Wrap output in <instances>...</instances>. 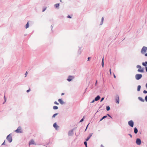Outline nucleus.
<instances>
[{
  "mask_svg": "<svg viewBox=\"0 0 147 147\" xmlns=\"http://www.w3.org/2000/svg\"><path fill=\"white\" fill-rule=\"evenodd\" d=\"M147 51V47H146L145 46L143 47L142 48L141 52V53L144 54H145V53Z\"/></svg>",
  "mask_w": 147,
  "mask_h": 147,
  "instance_id": "1",
  "label": "nucleus"
},
{
  "mask_svg": "<svg viewBox=\"0 0 147 147\" xmlns=\"http://www.w3.org/2000/svg\"><path fill=\"white\" fill-rule=\"evenodd\" d=\"M137 67L139 68L138 69V71L139 72H144V70L142 68L141 66L140 65H137Z\"/></svg>",
  "mask_w": 147,
  "mask_h": 147,
  "instance_id": "2",
  "label": "nucleus"
},
{
  "mask_svg": "<svg viewBox=\"0 0 147 147\" xmlns=\"http://www.w3.org/2000/svg\"><path fill=\"white\" fill-rule=\"evenodd\" d=\"M7 139L9 142H11L12 140V137L10 134L9 135L7 136Z\"/></svg>",
  "mask_w": 147,
  "mask_h": 147,
  "instance_id": "3",
  "label": "nucleus"
},
{
  "mask_svg": "<svg viewBox=\"0 0 147 147\" xmlns=\"http://www.w3.org/2000/svg\"><path fill=\"white\" fill-rule=\"evenodd\" d=\"M15 131L17 133H21L22 132L21 127H18Z\"/></svg>",
  "mask_w": 147,
  "mask_h": 147,
  "instance_id": "4",
  "label": "nucleus"
},
{
  "mask_svg": "<svg viewBox=\"0 0 147 147\" xmlns=\"http://www.w3.org/2000/svg\"><path fill=\"white\" fill-rule=\"evenodd\" d=\"M142 75L141 74H137L135 76L136 79L137 80H139L142 77Z\"/></svg>",
  "mask_w": 147,
  "mask_h": 147,
  "instance_id": "5",
  "label": "nucleus"
},
{
  "mask_svg": "<svg viewBox=\"0 0 147 147\" xmlns=\"http://www.w3.org/2000/svg\"><path fill=\"white\" fill-rule=\"evenodd\" d=\"M115 100L116 101V102L117 103V104L119 103V96L116 95V96Z\"/></svg>",
  "mask_w": 147,
  "mask_h": 147,
  "instance_id": "6",
  "label": "nucleus"
},
{
  "mask_svg": "<svg viewBox=\"0 0 147 147\" xmlns=\"http://www.w3.org/2000/svg\"><path fill=\"white\" fill-rule=\"evenodd\" d=\"M128 124L131 127H133L134 126V122L132 121L131 120L128 122Z\"/></svg>",
  "mask_w": 147,
  "mask_h": 147,
  "instance_id": "7",
  "label": "nucleus"
},
{
  "mask_svg": "<svg viewBox=\"0 0 147 147\" xmlns=\"http://www.w3.org/2000/svg\"><path fill=\"white\" fill-rule=\"evenodd\" d=\"M136 143L138 145H140L141 144V140L139 138H137L136 141Z\"/></svg>",
  "mask_w": 147,
  "mask_h": 147,
  "instance_id": "8",
  "label": "nucleus"
},
{
  "mask_svg": "<svg viewBox=\"0 0 147 147\" xmlns=\"http://www.w3.org/2000/svg\"><path fill=\"white\" fill-rule=\"evenodd\" d=\"M29 145L32 144H34L35 145H36V144L35 143L34 141L33 140H32L29 142Z\"/></svg>",
  "mask_w": 147,
  "mask_h": 147,
  "instance_id": "9",
  "label": "nucleus"
},
{
  "mask_svg": "<svg viewBox=\"0 0 147 147\" xmlns=\"http://www.w3.org/2000/svg\"><path fill=\"white\" fill-rule=\"evenodd\" d=\"M73 78L74 77L73 76H70L68 77L67 80L68 81L70 82L71 81Z\"/></svg>",
  "mask_w": 147,
  "mask_h": 147,
  "instance_id": "10",
  "label": "nucleus"
},
{
  "mask_svg": "<svg viewBox=\"0 0 147 147\" xmlns=\"http://www.w3.org/2000/svg\"><path fill=\"white\" fill-rule=\"evenodd\" d=\"M53 126L56 129H57L58 128V126L57 125L56 123H55L53 124Z\"/></svg>",
  "mask_w": 147,
  "mask_h": 147,
  "instance_id": "11",
  "label": "nucleus"
},
{
  "mask_svg": "<svg viewBox=\"0 0 147 147\" xmlns=\"http://www.w3.org/2000/svg\"><path fill=\"white\" fill-rule=\"evenodd\" d=\"M58 101L60 102V103L61 105H63L64 103V102L61 99H58Z\"/></svg>",
  "mask_w": 147,
  "mask_h": 147,
  "instance_id": "12",
  "label": "nucleus"
},
{
  "mask_svg": "<svg viewBox=\"0 0 147 147\" xmlns=\"http://www.w3.org/2000/svg\"><path fill=\"white\" fill-rule=\"evenodd\" d=\"M100 96L98 95V96H97L95 98L94 100L95 101H98V100L100 99Z\"/></svg>",
  "mask_w": 147,
  "mask_h": 147,
  "instance_id": "13",
  "label": "nucleus"
},
{
  "mask_svg": "<svg viewBox=\"0 0 147 147\" xmlns=\"http://www.w3.org/2000/svg\"><path fill=\"white\" fill-rule=\"evenodd\" d=\"M142 65L146 67L147 65V61H146L145 62H143Z\"/></svg>",
  "mask_w": 147,
  "mask_h": 147,
  "instance_id": "14",
  "label": "nucleus"
},
{
  "mask_svg": "<svg viewBox=\"0 0 147 147\" xmlns=\"http://www.w3.org/2000/svg\"><path fill=\"white\" fill-rule=\"evenodd\" d=\"M138 98L140 101L142 102H144V100L143 99L142 97H139Z\"/></svg>",
  "mask_w": 147,
  "mask_h": 147,
  "instance_id": "15",
  "label": "nucleus"
},
{
  "mask_svg": "<svg viewBox=\"0 0 147 147\" xmlns=\"http://www.w3.org/2000/svg\"><path fill=\"white\" fill-rule=\"evenodd\" d=\"M138 130L136 127H135L134 129V132L136 134L138 133Z\"/></svg>",
  "mask_w": 147,
  "mask_h": 147,
  "instance_id": "16",
  "label": "nucleus"
},
{
  "mask_svg": "<svg viewBox=\"0 0 147 147\" xmlns=\"http://www.w3.org/2000/svg\"><path fill=\"white\" fill-rule=\"evenodd\" d=\"M141 88V86L140 85H138V86L137 91H140Z\"/></svg>",
  "mask_w": 147,
  "mask_h": 147,
  "instance_id": "17",
  "label": "nucleus"
},
{
  "mask_svg": "<svg viewBox=\"0 0 147 147\" xmlns=\"http://www.w3.org/2000/svg\"><path fill=\"white\" fill-rule=\"evenodd\" d=\"M59 3L56 4L55 5V7L56 8H57V7H59Z\"/></svg>",
  "mask_w": 147,
  "mask_h": 147,
  "instance_id": "18",
  "label": "nucleus"
},
{
  "mask_svg": "<svg viewBox=\"0 0 147 147\" xmlns=\"http://www.w3.org/2000/svg\"><path fill=\"white\" fill-rule=\"evenodd\" d=\"M29 26V22H28L27 24H26V28L27 29V28H28Z\"/></svg>",
  "mask_w": 147,
  "mask_h": 147,
  "instance_id": "19",
  "label": "nucleus"
},
{
  "mask_svg": "<svg viewBox=\"0 0 147 147\" xmlns=\"http://www.w3.org/2000/svg\"><path fill=\"white\" fill-rule=\"evenodd\" d=\"M58 109V107L57 106H54L53 107V109L54 110L57 109Z\"/></svg>",
  "mask_w": 147,
  "mask_h": 147,
  "instance_id": "20",
  "label": "nucleus"
},
{
  "mask_svg": "<svg viewBox=\"0 0 147 147\" xmlns=\"http://www.w3.org/2000/svg\"><path fill=\"white\" fill-rule=\"evenodd\" d=\"M106 109H107V111H108L109 110H110V108L109 107V106L107 107V108H106Z\"/></svg>",
  "mask_w": 147,
  "mask_h": 147,
  "instance_id": "21",
  "label": "nucleus"
},
{
  "mask_svg": "<svg viewBox=\"0 0 147 147\" xmlns=\"http://www.w3.org/2000/svg\"><path fill=\"white\" fill-rule=\"evenodd\" d=\"M57 113H55L52 116V117H55L57 115Z\"/></svg>",
  "mask_w": 147,
  "mask_h": 147,
  "instance_id": "22",
  "label": "nucleus"
},
{
  "mask_svg": "<svg viewBox=\"0 0 147 147\" xmlns=\"http://www.w3.org/2000/svg\"><path fill=\"white\" fill-rule=\"evenodd\" d=\"M102 66L103 67L104 66L103 57V58L102 59Z\"/></svg>",
  "mask_w": 147,
  "mask_h": 147,
  "instance_id": "23",
  "label": "nucleus"
},
{
  "mask_svg": "<svg viewBox=\"0 0 147 147\" xmlns=\"http://www.w3.org/2000/svg\"><path fill=\"white\" fill-rule=\"evenodd\" d=\"M107 117V116H105L102 117V119H104L106 118Z\"/></svg>",
  "mask_w": 147,
  "mask_h": 147,
  "instance_id": "24",
  "label": "nucleus"
},
{
  "mask_svg": "<svg viewBox=\"0 0 147 147\" xmlns=\"http://www.w3.org/2000/svg\"><path fill=\"white\" fill-rule=\"evenodd\" d=\"M46 9H47L46 7L43 8V9L42 10V12L46 10Z\"/></svg>",
  "mask_w": 147,
  "mask_h": 147,
  "instance_id": "25",
  "label": "nucleus"
},
{
  "mask_svg": "<svg viewBox=\"0 0 147 147\" xmlns=\"http://www.w3.org/2000/svg\"><path fill=\"white\" fill-rule=\"evenodd\" d=\"M143 93L144 94L147 93V91L146 90H144L143 91Z\"/></svg>",
  "mask_w": 147,
  "mask_h": 147,
  "instance_id": "26",
  "label": "nucleus"
},
{
  "mask_svg": "<svg viewBox=\"0 0 147 147\" xmlns=\"http://www.w3.org/2000/svg\"><path fill=\"white\" fill-rule=\"evenodd\" d=\"M54 103H55V104L57 105H59V103H57L56 101Z\"/></svg>",
  "mask_w": 147,
  "mask_h": 147,
  "instance_id": "27",
  "label": "nucleus"
},
{
  "mask_svg": "<svg viewBox=\"0 0 147 147\" xmlns=\"http://www.w3.org/2000/svg\"><path fill=\"white\" fill-rule=\"evenodd\" d=\"M84 144L86 146V145H87V143L86 142H84Z\"/></svg>",
  "mask_w": 147,
  "mask_h": 147,
  "instance_id": "28",
  "label": "nucleus"
},
{
  "mask_svg": "<svg viewBox=\"0 0 147 147\" xmlns=\"http://www.w3.org/2000/svg\"><path fill=\"white\" fill-rule=\"evenodd\" d=\"M90 138V137H88V138H87V139H86V140L87 141H88V140Z\"/></svg>",
  "mask_w": 147,
  "mask_h": 147,
  "instance_id": "29",
  "label": "nucleus"
},
{
  "mask_svg": "<svg viewBox=\"0 0 147 147\" xmlns=\"http://www.w3.org/2000/svg\"><path fill=\"white\" fill-rule=\"evenodd\" d=\"M145 100L146 101H147V95L145 97Z\"/></svg>",
  "mask_w": 147,
  "mask_h": 147,
  "instance_id": "30",
  "label": "nucleus"
},
{
  "mask_svg": "<svg viewBox=\"0 0 147 147\" xmlns=\"http://www.w3.org/2000/svg\"><path fill=\"white\" fill-rule=\"evenodd\" d=\"M109 71L110 73V74L111 75V69H109Z\"/></svg>",
  "mask_w": 147,
  "mask_h": 147,
  "instance_id": "31",
  "label": "nucleus"
},
{
  "mask_svg": "<svg viewBox=\"0 0 147 147\" xmlns=\"http://www.w3.org/2000/svg\"><path fill=\"white\" fill-rule=\"evenodd\" d=\"M104 99V98H102L100 102H102V101Z\"/></svg>",
  "mask_w": 147,
  "mask_h": 147,
  "instance_id": "32",
  "label": "nucleus"
},
{
  "mask_svg": "<svg viewBox=\"0 0 147 147\" xmlns=\"http://www.w3.org/2000/svg\"><path fill=\"white\" fill-rule=\"evenodd\" d=\"M67 17L68 18H71V17L69 16H68Z\"/></svg>",
  "mask_w": 147,
  "mask_h": 147,
  "instance_id": "33",
  "label": "nucleus"
},
{
  "mask_svg": "<svg viewBox=\"0 0 147 147\" xmlns=\"http://www.w3.org/2000/svg\"><path fill=\"white\" fill-rule=\"evenodd\" d=\"M30 89H29V90H27L26 91V92H28L30 91Z\"/></svg>",
  "mask_w": 147,
  "mask_h": 147,
  "instance_id": "34",
  "label": "nucleus"
},
{
  "mask_svg": "<svg viewBox=\"0 0 147 147\" xmlns=\"http://www.w3.org/2000/svg\"><path fill=\"white\" fill-rule=\"evenodd\" d=\"M103 20H104V19H103V18L102 17V22H103Z\"/></svg>",
  "mask_w": 147,
  "mask_h": 147,
  "instance_id": "35",
  "label": "nucleus"
},
{
  "mask_svg": "<svg viewBox=\"0 0 147 147\" xmlns=\"http://www.w3.org/2000/svg\"><path fill=\"white\" fill-rule=\"evenodd\" d=\"M27 74H28V72L27 71H26V74H25L26 76H27Z\"/></svg>",
  "mask_w": 147,
  "mask_h": 147,
  "instance_id": "36",
  "label": "nucleus"
},
{
  "mask_svg": "<svg viewBox=\"0 0 147 147\" xmlns=\"http://www.w3.org/2000/svg\"><path fill=\"white\" fill-rule=\"evenodd\" d=\"M83 121V118L82 119H81V120L80 121V122H81L82 121Z\"/></svg>",
  "mask_w": 147,
  "mask_h": 147,
  "instance_id": "37",
  "label": "nucleus"
},
{
  "mask_svg": "<svg viewBox=\"0 0 147 147\" xmlns=\"http://www.w3.org/2000/svg\"><path fill=\"white\" fill-rule=\"evenodd\" d=\"M5 141L2 144V145H5Z\"/></svg>",
  "mask_w": 147,
  "mask_h": 147,
  "instance_id": "38",
  "label": "nucleus"
},
{
  "mask_svg": "<svg viewBox=\"0 0 147 147\" xmlns=\"http://www.w3.org/2000/svg\"><path fill=\"white\" fill-rule=\"evenodd\" d=\"M4 100H5V101H6V98H5V96H4Z\"/></svg>",
  "mask_w": 147,
  "mask_h": 147,
  "instance_id": "39",
  "label": "nucleus"
},
{
  "mask_svg": "<svg viewBox=\"0 0 147 147\" xmlns=\"http://www.w3.org/2000/svg\"><path fill=\"white\" fill-rule=\"evenodd\" d=\"M113 75H114V78H116V77L115 76V74H113Z\"/></svg>",
  "mask_w": 147,
  "mask_h": 147,
  "instance_id": "40",
  "label": "nucleus"
},
{
  "mask_svg": "<svg viewBox=\"0 0 147 147\" xmlns=\"http://www.w3.org/2000/svg\"><path fill=\"white\" fill-rule=\"evenodd\" d=\"M146 71L147 72V66H146Z\"/></svg>",
  "mask_w": 147,
  "mask_h": 147,
  "instance_id": "41",
  "label": "nucleus"
},
{
  "mask_svg": "<svg viewBox=\"0 0 147 147\" xmlns=\"http://www.w3.org/2000/svg\"><path fill=\"white\" fill-rule=\"evenodd\" d=\"M100 147H104V146L103 145H102V144H101L100 145Z\"/></svg>",
  "mask_w": 147,
  "mask_h": 147,
  "instance_id": "42",
  "label": "nucleus"
},
{
  "mask_svg": "<svg viewBox=\"0 0 147 147\" xmlns=\"http://www.w3.org/2000/svg\"><path fill=\"white\" fill-rule=\"evenodd\" d=\"M145 54V56L147 57V53L146 54Z\"/></svg>",
  "mask_w": 147,
  "mask_h": 147,
  "instance_id": "43",
  "label": "nucleus"
},
{
  "mask_svg": "<svg viewBox=\"0 0 147 147\" xmlns=\"http://www.w3.org/2000/svg\"><path fill=\"white\" fill-rule=\"evenodd\" d=\"M94 100H94L91 102V103H92L93 102H94Z\"/></svg>",
  "mask_w": 147,
  "mask_h": 147,
  "instance_id": "44",
  "label": "nucleus"
},
{
  "mask_svg": "<svg viewBox=\"0 0 147 147\" xmlns=\"http://www.w3.org/2000/svg\"><path fill=\"white\" fill-rule=\"evenodd\" d=\"M129 135L130 136L131 138H132V135L130 134H129Z\"/></svg>",
  "mask_w": 147,
  "mask_h": 147,
  "instance_id": "45",
  "label": "nucleus"
},
{
  "mask_svg": "<svg viewBox=\"0 0 147 147\" xmlns=\"http://www.w3.org/2000/svg\"><path fill=\"white\" fill-rule=\"evenodd\" d=\"M64 93H62L61 94V95H64Z\"/></svg>",
  "mask_w": 147,
  "mask_h": 147,
  "instance_id": "46",
  "label": "nucleus"
},
{
  "mask_svg": "<svg viewBox=\"0 0 147 147\" xmlns=\"http://www.w3.org/2000/svg\"><path fill=\"white\" fill-rule=\"evenodd\" d=\"M90 57H88V61H89V59H90Z\"/></svg>",
  "mask_w": 147,
  "mask_h": 147,
  "instance_id": "47",
  "label": "nucleus"
},
{
  "mask_svg": "<svg viewBox=\"0 0 147 147\" xmlns=\"http://www.w3.org/2000/svg\"><path fill=\"white\" fill-rule=\"evenodd\" d=\"M146 88H147V83L146 84Z\"/></svg>",
  "mask_w": 147,
  "mask_h": 147,
  "instance_id": "48",
  "label": "nucleus"
},
{
  "mask_svg": "<svg viewBox=\"0 0 147 147\" xmlns=\"http://www.w3.org/2000/svg\"><path fill=\"white\" fill-rule=\"evenodd\" d=\"M103 119H102V118L100 120V121H102V120Z\"/></svg>",
  "mask_w": 147,
  "mask_h": 147,
  "instance_id": "49",
  "label": "nucleus"
},
{
  "mask_svg": "<svg viewBox=\"0 0 147 147\" xmlns=\"http://www.w3.org/2000/svg\"><path fill=\"white\" fill-rule=\"evenodd\" d=\"M97 81L96 80V83H95V84L96 85L97 84Z\"/></svg>",
  "mask_w": 147,
  "mask_h": 147,
  "instance_id": "50",
  "label": "nucleus"
},
{
  "mask_svg": "<svg viewBox=\"0 0 147 147\" xmlns=\"http://www.w3.org/2000/svg\"><path fill=\"white\" fill-rule=\"evenodd\" d=\"M108 115L109 117H111L109 115V114H108Z\"/></svg>",
  "mask_w": 147,
  "mask_h": 147,
  "instance_id": "51",
  "label": "nucleus"
},
{
  "mask_svg": "<svg viewBox=\"0 0 147 147\" xmlns=\"http://www.w3.org/2000/svg\"><path fill=\"white\" fill-rule=\"evenodd\" d=\"M86 147H87V145H86Z\"/></svg>",
  "mask_w": 147,
  "mask_h": 147,
  "instance_id": "52",
  "label": "nucleus"
}]
</instances>
